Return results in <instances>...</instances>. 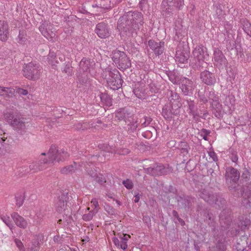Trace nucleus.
Returning <instances> with one entry per match:
<instances>
[{
    "instance_id": "obj_57",
    "label": "nucleus",
    "mask_w": 251,
    "mask_h": 251,
    "mask_svg": "<svg viewBox=\"0 0 251 251\" xmlns=\"http://www.w3.org/2000/svg\"><path fill=\"white\" fill-rule=\"evenodd\" d=\"M133 93L135 95V96L139 99H141L143 96V94L140 92L139 90H138L137 89H134Z\"/></svg>"
},
{
    "instance_id": "obj_30",
    "label": "nucleus",
    "mask_w": 251,
    "mask_h": 251,
    "mask_svg": "<svg viewBox=\"0 0 251 251\" xmlns=\"http://www.w3.org/2000/svg\"><path fill=\"white\" fill-rule=\"evenodd\" d=\"M77 169V165L75 162L73 164L66 166L61 170V172L63 174H72L75 172Z\"/></svg>"
},
{
    "instance_id": "obj_13",
    "label": "nucleus",
    "mask_w": 251,
    "mask_h": 251,
    "mask_svg": "<svg viewBox=\"0 0 251 251\" xmlns=\"http://www.w3.org/2000/svg\"><path fill=\"white\" fill-rule=\"evenodd\" d=\"M214 60L215 64L219 68H223L226 64V59L222 51L218 49L214 50Z\"/></svg>"
},
{
    "instance_id": "obj_59",
    "label": "nucleus",
    "mask_w": 251,
    "mask_h": 251,
    "mask_svg": "<svg viewBox=\"0 0 251 251\" xmlns=\"http://www.w3.org/2000/svg\"><path fill=\"white\" fill-rule=\"evenodd\" d=\"M202 132L204 134L202 136V138L205 140H207V135L210 133V131L205 129H202Z\"/></svg>"
},
{
    "instance_id": "obj_10",
    "label": "nucleus",
    "mask_w": 251,
    "mask_h": 251,
    "mask_svg": "<svg viewBox=\"0 0 251 251\" xmlns=\"http://www.w3.org/2000/svg\"><path fill=\"white\" fill-rule=\"evenodd\" d=\"M163 5L164 6V11L166 16L170 15L175 9H181L184 5V0H163Z\"/></svg>"
},
{
    "instance_id": "obj_18",
    "label": "nucleus",
    "mask_w": 251,
    "mask_h": 251,
    "mask_svg": "<svg viewBox=\"0 0 251 251\" xmlns=\"http://www.w3.org/2000/svg\"><path fill=\"white\" fill-rule=\"evenodd\" d=\"M95 32L101 38H106L110 35L107 25L104 23H99L96 26Z\"/></svg>"
},
{
    "instance_id": "obj_61",
    "label": "nucleus",
    "mask_w": 251,
    "mask_h": 251,
    "mask_svg": "<svg viewBox=\"0 0 251 251\" xmlns=\"http://www.w3.org/2000/svg\"><path fill=\"white\" fill-rule=\"evenodd\" d=\"M113 242H114V244L116 247L118 248L120 247V241H119V240L117 238L114 237L113 238Z\"/></svg>"
},
{
    "instance_id": "obj_17",
    "label": "nucleus",
    "mask_w": 251,
    "mask_h": 251,
    "mask_svg": "<svg viewBox=\"0 0 251 251\" xmlns=\"http://www.w3.org/2000/svg\"><path fill=\"white\" fill-rule=\"evenodd\" d=\"M179 112V108H175L170 104L166 105L162 109V115L167 120L171 119L173 115H177Z\"/></svg>"
},
{
    "instance_id": "obj_39",
    "label": "nucleus",
    "mask_w": 251,
    "mask_h": 251,
    "mask_svg": "<svg viewBox=\"0 0 251 251\" xmlns=\"http://www.w3.org/2000/svg\"><path fill=\"white\" fill-rule=\"evenodd\" d=\"M243 29L247 35L251 37V24L248 22H245Z\"/></svg>"
},
{
    "instance_id": "obj_28",
    "label": "nucleus",
    "mask_w": 251,
    "mask_h": 251,
    "mask_svg": "<svg viewBox=\"0 0 251 251\" xmlns=\"http://www.w3.org/2000/svg\"><path fill=\"white\" fill-rule=\"evenodd\" d=\"M126 123L127 124L126 130L129 133H132L134 132L138 127L137 121L132 118L131 120L127 121Z\"/></svg>"
},
{
    "instance_id": "obj_52",
    "label": "nucleus",
    "mask_w": 251,
    "mask_h": 251,
    "mask_svg": "<svg viewBox=\"0 0 251 251\" xmlns=\"http://www.w3.org/2000/svg\"><path fill=\"white\" fill-rule=\"evenodd\" d=\"M130 151L128 149H120L117 151V153L121 155H126L129 153Z\"/></svg>"
},
{
    "instance_id": "obj_43",
    "label": "nucleus",
    "mask_w": 251,
    "mask_h": 251,
    "mask_svg": "<svg viewBox=\"0 0 251 251\" xmlns=\"http://www.w3.org/2000/svg\"><path fill=\"white\" fill-rule=\"evenodd\" d=\"M2 221L10 228V229H12L14 227V226L12 223V222L9 217L3 216L1 218Z\"/></svg>"
},
{
    "instance_id": "obj_19",
    "label": "nucleus",
    "mask_w": 251,
    "mask_h": 251,
    "mask_svg": "<svg viewBox=\"0 0 251 251\" xmlns=\"http://www.w3.org/2000/svg\"><path fill=\"white\" fill-rule=\"evenodd\" d=\"M133 114L126 108H121L116 112V117L119 120H124L126 123L131 120Z\"/></svg>"
},
{
    "instance_id": "obj_62",
    "label": "nucleus",
    "mask_w": 251,
    "mask_h": 251,
    "mask_svg": "<svg viewBox=\"0 0 251 251\" xmlns=\"http://www.w3.org/2000/svg\"><path fill=\"white\" fill-rule=\"evenodd\" d=\"M105 209L109 214L113 215L115 213L114 210L110 206H107Z\"/></svg>"
},
{
    "instance_id": "obj_11",
    "label": "nucleus",
    "mask_w": 251,
    "mask_h": 251,
    "mask_svg": "<svg viewBox=\"0 0 251 251\" xmlns=\"http://www.w3.org/2000/svg\"><path fill=\"white\" fill-rule=\"evenodd\" d=\"M180 88L183 94L185 96H191L193 94L195 88V85L193 82L186 77H183L180 79Z\"/></svg>"
},
{
    "instance_id": "obj_45",
    "label": "nucleus",
    "mask_w": 251,
    "mask_h": 251,
    "mask_svg": "<svg viewBox=\"0 0 251 251\" xmlns=\"http://www.w3.org/2000/svg\"><path fill=\"white\" fill-rule=\"evenodd\" d=\"M225 246L223 243H218L216 247L212 248L211 251H225Z\"/></svg>"
},
{
    "instance_id": "obj_47",
    "label": "nucleus",
    "mask_w": 251,
    "mask_h": 251,
    "mask_svg": "<svg viewBox=\"0 0 251 251\" xmlns=\"http://www.w3.org/2000/svg\"><path fill=\"white\" fill-rule=\"evenodd\" d=\"M97 182L100 183V184H102L106 182V180L104 177L102 175H97L96 177L94 178Z\"/></svg>"
},
{
    "instance_id": "obj_48",
    "label": "nucleus",
    "mask_w": 251,
    "mask_h": 251,
    "mask_svg": "<svg viewBox=\"0 0 251 251\" xmlns=\"http://www.w3.org/2000/svg\"><path fill=\"white\" fill-rule=\"evenodd\" d=\"M16 204L18 207H20L22 205L24 200V196L20 195L16 197Z\"/></svg>"
},
{
    "instance_id": "obj_25",
    "label": "nucleus",
    "mask_w": 251,
    "mask_h": 251,
    "mask_svg": "<svg viewBox=\"0 0 251 251\" xmlns=\"http://www.w3.org/2000/svg\"><path fill=\"white\" fill-rule=\"evenodd\" d=\"M11 217L14 220L15 224L19 227L25 228L27 226V222L23 217L20 216L18 213L14 212L11 214Z\"/></svg>"
},
{
    "instance_id": "obj_27",
    "label": "nucleus",
    "mask_w": 251,
    "mask_h": 251,
    "mask_svg": "<svg viewBox=\"0 0 251 251\" xmlns=\"http://www.w3.org/2000/svg\"><path fill=\"white\" fill-rule=\"evenodd\" d=\"M187 106L189 110V113L193 115L194 117L198 116V112L197 106L195 105V103L194 100H192L190 99L187 100Z\"/></svg>"
},
{
    "instance_id": "obj_35",
    "label": "nucleus",
    "mask_w": 251,
    "mask_h": 251,
    "mask_svg": "<svg viewBox=\"0 0 251 251\" xmlns=\"http://www.w3.org/2000/svg\"><path fill=\"white\" fill-rule=\"evenodd\" d=\"M178 148L180 151L181 153L184 155L188 153L189 149H190L188 145L185 142H181L179 144Z\"/></svg>"
},
{
    "instance_id": "obj_22",
    "label": "nucleus",
    "mask_w": 251,
    "mask_h": 251,
    "mask_svg": "<svg viewBox=\"0 0 251 251\" xmlns=\"http://www.w3.org/2000/svg\"><path fill=\"white\" fill-rule=\"evenodd\" d=\"M176 61L178 64H183L187 62L189 57V52L187 50H177L176 53Z\"/></svg>"
},
{
    "instance_id": "obj_14",
    "label": "nucleus",
    "mask_w": 251,
    "mask_h": 251,
    "mask_svg": "<svg viewBox=\"0 0 251 251\" xmlns=\"http://www.w3.org/2000/svg\"><path fill=\"white\" fill-rule=\"evenodd\" d=\"M148 45L156 55L162 54L164 51V42H156L153 40H150L148 41Z\"/></svg>"
},
{
    "instance_id": "obj_24",
    "label": "nucleus",
    "mask_w": 251,
    "mask_h": 251,
    "mask_svg": "<svg viewBox=\"0 0 251 251\" xmlns=\"http://www.w3.org/2000/svg\"><path fill=\"white\" fill-rule=\"evenodd\" d=\"M9 36V26L4 21H0V40L6 41Z\"/></svg>"
},
{
    "instance_id": "obj_42",
    "label": "nucleus",
    "mask_w": 251,
    "mask_h": 251,
    "mask_svg": "<svg viewBox=\"0 0 251 251\" xmlns=\"http://www.w3.org/2000/svg\"><path fill=\"white\" fill-rule=\"evenodd\" d=\"M168 77L169 78L170 80L174 84H180V79H179V78L176 76L173 73H170L168 75Z\"/></svg>"
},
{
    "instance_id": "obj_21",
    "label": "nucleus",
    "mask_w": 251,
    "mask_h": 251,
    "mask_svg": "<svg viewBox=\"0 0 251 251\" xmlns=\"http://www.w3.org/2000/svg\"><path fill=\"white\" fill-rule=\"evenodd\" d=\"M68 199L67 196L64 194L62 195L58 198V201L55 204L56 209L58 212L62 213L67 209V206H69L68 204Z\"/></svg>"
},
{
    "instance_id": "obj_9",
    "label": "nucleus",
    "mask_w": 251,
    "mask_h": 251,
    "mask_svg": "<svg viewBox=\"0 0 251 251\" xmlns=\"http://www.w3.org/2000/svg\"><path fill=\"white\" fill-rule=\"evenodd\" d=\"M39 29L42 35L48 40L53 41L56 39V29L50 23L45 22Z\"/></svg>"
},
{
    "instance_id": "obj_46",
    "label": "nucleus",
    "mask_w": 251,
    "mask_h": 251,
    "mask_svg": "<svg viewBox=\"0 0 251 251\" xmlns=\"http://www.w3.org/2000/svg\"><path fill=\"white\" fill-rule=\"evenodd\" d=\"M144 119V122L141 123V126L143 127L148 126L152 121V119L150 117L145 116Z\"/></svg>"
},
{
    "instance_id": "obj_41",
    "label": "nucleus",
    "mask_w": 251,
    "mask_h": 251,
    "mask_svg": "<svg viewBox=\"0 0 251 251\" xmlns=\"http://www.w3.org/2000/svg\"><path fill=\"white\" fill-rule=\"evenodd\" d=\"M95 213L93 211H89L88 213H85L82 216V219L85 221H89L91 220Z\"/></svg>"
},
{
    "instance_id": "obj_23",
    "label": "nucleus",
    "mask_w": 251,
    "mask_h": 251,
    "mask_svg": "<svg viewBox=\"0 0 251 251\" xmlns=\"http://www.w3.org/2000/svg\"><path fill=\"white\" fill-rule=\"evenodd\" d=\"M194 201V199L189 196L179 197L177 200L178 206L180 208L188 209L191 208L192 203Z\"/></svg>"
},
{
    "instance_id": "obj_54",
    "label": "nucleus",
    "mask_w": 251,
    "mask_h": 251,
    "mask_svg": "<svg viewBox=\"0 0 251 251\" xmlns=\"http://www.w3.org/2000/svg\"><path fill=\"white\" fill-rule=\"evenodd\" d=\"M91 202L93 204V205L94 206L95 209H96L97 211L98 209L99 208V204L97 199L95 198L93 199Z\"/></svg>"
},
{
    "instance_id": "obj_58",
    "label": "nucleus",
    "mask_w": 251,
    "mask_h": 251,
    "mask_svg": "<svg viewBox=\"0 0 251 251\" xmlns=\"http://www.w3.org/2000/svg\"><path fill=\"white\" fill-rule=\"evenodd\" d=\"M5 141V139H4L3 138H0V153H2L4 147V141Z\"/></svg>"
},
{
    "instance_id": "obj_12",
    "label": "nucleus",
    "mask_w": 251,
    "mask_h": 251,
    "mask_svg": "<svg viewBox=\"0 0 251 251\" xmlns=\"http://www.w3.org/2000/svg\"><path fill=\"white\" fill-rule=\"evenodd\" d=\"M144 169L147 174L154 176L164 175L166 172L165 167L163 165L156 163L148 168H146V166H144Z\"/></svg>"
},
{
    "instance_id": "obj_20",
    "label": "nucleus",
    "mask_w": 251,
    "mask_h": 251,
    "mask_svg": "<svg viewBox=\"0 0 251 251\" xmlns=\"http://www.w3.org/2000/svg\"><path fill=\"white\" fill-rule=\"evenodd\" d=\"M167 96L170 105L176 108L180 107L181 104L180 102L179 96L177 93L171 90L167 92Z\"/></svg>"
},
{
    "instance_id": "obj_50",
    "label": "nucleus",
    "mask_w": 251,
    "mask_h": 251,
    "mask_svg": "<svg viewBox=\"0 0 251 251\" xmlns=\"http://www.w3.org/2000/svg\"><path fill=\"white\" fill-rule=\"evenodd\" d=\"M123 183L124 186L128 189H130L133 187L132 182L129 179L123 181Z\"/></svg>"
},
{
    "instance_id": "obj_63",
    "label": "nucleus",
    "mask_w": 251,
    "mask_h": 251,
    "mask_svg": "<svg viewBox=\"0 0 251 251\" xmlns=\"http://www.w3.org/2000/svg\"><path fill=\"white\" fill-rule=\"evenodd\" d=\"M209 154L213 161H216L217 160V157L214 152H210Z\"/></svg>"
},
{
    "instance_id": "obj_5",
    "label": "nucleus",
    "mask_w": 251,
    "mask_h": 251,
    "mask_svg": "<svg viewBox=\"0 0 251 251\" xmlns=\"http://www.w3.org/2000/svg\"><path fill=\"white\" fill-rule=\"evenodd\" d=\"M41 70L38 64L30 62L24 66L23 75L28 79L35 80L39 78Z\"/></svg>"
},
{
    "instance_id": "obj_29",
    "label": "nucleus",
    "mask_w": 251,
    "mask_h": 251,
    "mask_svg": "<svg viewBox=\"0 0 251 251\" xmlns=\"http://www.w3.org/2000/svg\"><path fill=\"white\" fill-rule=\"evenodd\" d=\"M57 148V147H56ZM57 152L56 154H55V156H56L55 160H57L58 162L60 161H62L65 160L69 156V154L66 151L64 150H61L59 151L56 149Z\"/></svg>"
},
{
    "instance_id": "obj_1",
    "label": "nucleus",
    "mask_w": 251,
    "mask_h": 251,
    "mask_svg": "<svg viewBox=\"0 0 251 251\" xmlns=\"http://www.w3.org/2000/svg\"><path fill=\"white\" fill-rule=\"evenodd\" d=\"M142 15L139 12H129L126 16L120 18L118 22L117 28L122 36H130L134 31L139 28L142 25Z\"/></svg>"
},
{
    "instance_id": "obj_4",
    "label": "nucleus",
    "mask_w": 251,
    "mask_h": 251,
    "mask_svg": "<svg viewBox=\"0 0 251 251\" xmlns=\"http://www.w3.org/2000/svg\"><path fill=\"white\" fill-rule=\"evenodd\" d=\"M199 196L206 202L210 204H215L219 207H222L226 202L223 198L205 189L200 192Z\"/></svg>"
},
{
    "instance_id": "obj_7",
    "label": "nucleus",
    "mask_w": 251,
    "mask_h": 251,
    "mask_svg": "<svg viewBox=\"0 0 251 251\" xmlns=\"http://www.w3.org/2000/svg\"><path fill=\"white\" fill-rule=\"evenodd\" d=\"M106 72L108 73L109 76L106 78L107 83L110 88L113 90H117L120 88L122 85L123 80L119 72L116 70H108Z\"/></svg>"
},
{
    "instance_id": "obj_53",
    "label": "nucleus",
    "mask_w": 251,
    "mask_h": 251,
    "mask_svg": "<svg viewBox=\"0 0 251 251\" xmlns=\"http://www.w3.org/2000/svg\"><path fill=\"white\" fill-rule=\"evenodd\" d=\"M17 92L21 95L26 96L28 94V91L25 90L21 88H19L17 89Z\"/></svg>"
},
{
    "instance_id": "obj_56",
    "label": "nucleus",
    "mask_w": 251,
    "mask_h": 251,
    "mask_svg": "<svg viewBox=\"0 0 251 251\" xmlns=\"http://www.w3.org/2000/svg\"><path fill=\"white\" fill-rule=\"evenodd\" d=\"M63 71H64V72H65V73H68V74H70V73H71L72 68L71 67V66H70V64L69 62H68L66 65V66H65V68L64 69Z\"/></svg>"
},
{
    "instance_id": "obj_55",
    "label": "nucleus",
    "mask_w": 251,
    "mask_h": 251,
    "mask_svg": "<svg viewBox=\"0 0 251 251\" xmlns=\"http://www.w3.org/2000/svg\"><path fill=\"white\" fill-rule=\"evenodd\" d=\"M15 243H16V245H17V247H18V248H19L21 251H22V250H23V249H24V247H23V243H22V242L20 240H18V239H16L15 240Z\"/></svg>"
},
{
    "instance_id": "obj_3",
    "label": "nucleus",
    "mask_w": 251,
    "mask_h": 251,
    "mask_svg": "<svg viewBox=\"0 0 251 251\" xmlns=\"http://www.w3.org/2000/svg\"><path fill=\"white\" fill-rule=\"evenodd\" d=\"M112 59L121 71H124L131 66L130 60L124 51L114 50L112 52Z\"/></svg>"
},
{
    "instance_id": "obj_51",
    "label": "nucleus",
    "mask_w": 251,
    "mask_h": 251,
    "mask_svg": "<svg viewBox=\"0 0 251 251\" xmlns=\"http://www.w3.org/2000/svg\"><path fill=\"white\" fill-rule=\"evenodd\" d=\"M199 98L200 99V101L205 103L207 101V100L206 97L202 94V92L199 91L198 92Z\"/></svg>"
},
{
    "instance_id": "obj_49",
    "label": "nucleus",
    "mask_w": 251,
    "mask_h": 251,
    "mask_svg": "<svg viewBox=\"0 0 251 251\" xmlns=\"http://www.w3.org/2000/svg\"><path fill=\"white\" fill-rule=\"evenodd\" d=\"M208 98L209 100H211L213 102H216L218 100V97L215 94L213 91H210L209 93Z\"/></svg>"
},
{
    "instance_id": "obj_15",
    "label": "nucleus",
    "mask_w": 251,
    "mask_h": 251,
    "mask_svg": "<svg viewBox=\"0 0 251 251\" xmlns=\"http://www.w3.org/2000/svg\"><path fill=\"white\" fill-rule=\"evenodd\" d=\"M240 174L239 172L233 167H229L226 169L225 177L227 182L235 183L239 178Z\"/></svg>"
},
{
    "instance_id": "obj_37",
    "label": "nucleus",
    "mask_w": 251,
    "mask_h": 251,
    "mask_svg": "<svg viewBox=\"0 0 251 251\" xmlns=\"http://www.w3.org/2000/svg\"><path fill=\"white\" fill-rule=\"evenodd\" d=\"M204 216L205 217L204 221L210 226H214V219L212 214L208 212L205 211L204 212Z\"/></svg>"
},
{
    "instance_id": "obj_38",
    "label": "nucleus",
    "mask_w": 251,
    "mask_h": 251,
    "mask_svg": "<svg viewBox=\"0 0 251 251\" xmlns=\"http://www.w3.org/2000/svg\"><path fill=\"white\" fill-rule=\"evenodd\" d=\"M17 42L20 44L24 43L26 40V33L24 30L19 31V34L17 38Z\"/></svg>"
},
{
    "instance_id": "obj_44",
    "label": "nucleus",
    "mask_w": 251,
    "mask_h": 251,
    "mask_svg": "<svg viewBox=\"0 0 251 251\" xmlns=\"http://www.w3.org/2000/svg\"><path fill=\"white\" fill-rule=\"evenodd\" d=\"M4 92L3 96L10 97L14 95L15 93V90L13 88L4 87Z\"/></svg>"
},
{
    "instance_id": "obj_6",
    "label": "nucleus",
    "mask_w": 251,
    "mask_h": 251,
    "mask_svg": "<svg viewBox=\"0 0 251 251\" xmlns=\"http://www.w3.org/2000/svg\"><path fill=\"white\" fill-rule=\"evenodd\" d=\"M204 48L201 45L197 46L193 51L194 59L191 60V65L194 69H200L206 63L203 60Z\"/></svg>"
},
{
    "instance_id": "obj_60",
    "label": "nucleus",
    "mask_w": 251,
    "mask_h": 251,
    "mask_svg": "<svg viewBox=\"0 0 251 251\" xmlns=\"http://www.w3.org/2000/svg\"><path fill=\"white\" fill-rule=\"evenodd\" d=\"M236 249L237 251H247V250L243 247H242L240 244L237 243Z\"/></svg>"
},
{
    "instance_id": "obj_34",
    "label": "nucleus",
    "mask_w": 251,
    "mask_h": 251,
    "mask_svg": "<svg viewBox=\"0 0 251 251\" xmlns=\"http://www.w3.org/2000/svg\"><path fill=\"white\" fill-rule=\"evenodd\" d=\"M237 190L239 191V192H238L237 194H234L236 197L243 196L245 198H248L251 196V191L244 193V189L242 187H239Z\"/></svg>"
},
{
    "instance_id": "obj_8",
    "label": "nucleus",
    "mask_w": 251,
    "mask_h": 251,
    "mask_svg": "<svg viewBox=\"0 0 251 251\" xmlns=\"http://www.w3.org/2000/svg\"><path fill=\"white\" fill-rule=\"evenodd\" d=\"M4 118L10 126L16 130H24L26 128L24 118L16 116L10 112L4 114Z\"/></svg>"
},
{
    "instance_id": "obj_64",
    "label": "nucleus",
    "mask_w": 251,
    "mask_h": 251,
    "mask_svg": "<svg viewBox=\"0 0 251 251\" xmlns=\"http://www.w3.org/2000/svg\"><path fill=\"white\" fill-rule=\"evenodd\" d=\"M35 216L37 218V219L41 220L44 217V214L40 211L36 213Z\"/></svg>"
},
{
    "instance_id": "obj_2",
    "label": "nucleus",
    "mask_w": 251,
    "mask_h": 251,
    "mask_svg": "<svg viewBox=\"0 0 251 251\" xmlns=\"http://www.w3.org/2000/svg\"><path fill=\"white\" fill-rule=\"evenodd\" d=\"M57 152L55 146H51L47 153L48 159L40 158L39 160L33 161L29 166V172L36 173L45 169L46 165L52 164L56 158L55 154Z\"/></svg>"
},
{
    "instance_id": "obj_26",
    "label": "nucleus",
    "mask_w": 251,
    "mask_h": 251,
    "mask_svg": "<svg viewBox=\"0 0 251 251\" xmlns=\"http://www.w3.org/2000/svg\"><path fill=\"white\" fill-rule=\"evenodd\" d=\"M95 65L94 61H91L90 59L83 58L79 62L80 69L83 72H87L90 71V69Z\"/></svg>"
},
{
    "instance_id": "obj_32",
    "label": "nucleus",
    "mask_w": 251,
    "mask_h": 251,
    "mask_svg": "<svg viewBox=\"0 0 251 251\" xmlns=\"http://www.w3.org/2000/svg\"><path fill=\"white\" fill-rule=\"evenodd\" d=\"M100 99L101 102L107 106H110L112 105V101L110 97L106 93H101L100 94Z\"/></svg>"
},
{
    "instance_id": "obj_36",
    "label": "nucleus",
    "mask_w": 251,
    "mask_h": 251,
    "mask_svg": "<svg viewBox=\"0 0 251 251\" xmlns=\"http://www.w3.org/2000/svg\"><path fill=\"white\" fill-rule=\"evenodd\" d=\"M57 59V57L53 52H50L49 53L48 59L50 64L52 66H54L56 63H59V61Z\"/></svg>"
},
{
    "instance_id": "obj_16",
    "label": "nucleus",
    "mask_w": 251,
    "mask_h": 251,
    "mask_svg": "<svg viewBox=\"0 0 251 251\" xmlns=\"http://www.w3.org/2000/svg\"><path fill=\"white\" fill-rule=\"evenodd\" d=\"M200 77L202 81L208 85H212L216 81L215 75L207 70L201 73Z\"/></svg>"
},
{
    "instance_id": "obj_40",
    "label": "nucleus",
    "mask_w": 251,
    "mask_h": 251,
    "mask_svg": "<svg viewBox=\"0 0 251 251\" xmlns=\"http://www.w3.org/2000/svg\"><path fill=\"white\" fill-rule=\"evenodd\" d=\"M85 171H86L87 174L92 178H95L98 175L96 173V170L92 168H90L87 166H85Z\"/></svg>"
},
{
    "instance_id": "obj_33",
    "label": "nucleus",
    "mask_w": 251,
    "mask_h": 251,
    "mask_svg": "<svg viewBox=\"0 0 251 251\" xmlns=\"http://www.w3.org/2000/svg\"><path fill=\"white\" fill-rule=\"evenodd\" d=\"M130 237V235L127 234H124L123 236L120 237V248L123 250L126 249L127 247V241Z\"/></svg>"
},
{
    "instance_id": "obj_31",
    "label": "nucleus",
    "mask_w": 251,
    "mask_h": 251,
    "mask_svg": "<svg viewBox=\"0 0 251 251\" xmlns=\"http://www.w3.org/2000/svg\"><path fill=\"white\" fill-rule=\"evenodd\" d=\"M95 127L93 123L85 122L83 123H78L75 125V129L78 130H84L90 128L91 127Z\"/></svg>"
}]
</instances>
